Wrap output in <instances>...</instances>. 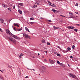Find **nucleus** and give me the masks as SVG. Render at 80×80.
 I'll return each instance as SVG.
<instances>
[{
    "label": "nucleus",
    "mask_w": 80,
    "mask_h": 80,
    "mask_svg": "<svg viewBox=\"0 0 80 80\" xmlns=\"http://www.w3.org/2000/svg\"><path fill=\"white\" fill-rule=\"evenodd\" d=\"M0 71L1 72H2V73H3V71H2V70H0Z\"/></svg>",
    "instance_id": "obj_54"
},
{
    "label": "nucleus",
    "mask_w": 80,
    "mask_h": 80,
    "mask_svg": "<svg viewBox=\"0 0 80 80\" xmlns=\"http://www.w3.org/2000/svg\"><path fill=\"white\" fill-rule=\"evenodd\" d=\"M45 67L44 66H42V69L41 72L42 73H44V72L45 71Z\"/></svg>",
    "instance_id": "obj_5"
},
{
    "label": "nucleus",
    "mask_w": 80,
    "mask_h": 80,
    "mask_svg": "<svg viewBox=\"0 0 80 80\" xmlns=\"http://www.w3.org/2000/svg\"><path fill=\"white\" fill-rule=\"evenodd\" d=\"M60 16H61V17H66L65 16H64L63 15H60Z\"/></svg>",
    "instance_id": "obj_38"
},
{
    "label": "nucleus",
    "mask_w": 80,
    "mask_h": 80,
    "mask_svg": "<svg viewBox=\"0 0 80 80\" xmlns=\"http://www.w3.org/2000/svg\"><path fill=\"white\" fill-rule=\"evenodd\" d=\"M52 12H53L54 13H55V12H57V11L55 10V9H52Z\"/></svg>",
    "instance_id": "obj_16"
},
{
    "label": "nucleus",
    "mask_w": 80,
    "mask_h": 80,
    "mask_svg": "<svg viewBox=\"0 0 80 80\" xmlns=\"http://www.w3.org/2000/svg\"><path fill=\"white\" fill-rule=\"evenodd\" d=\"M0 78L2 80H3V77L0 76Z\"/></svg>",
    "instance_id": "obj_29"
},
{
    "label": "nucleus",
    "mask_w": 80,
    "mask_h": 80,
    "mask_svg": "<svg viewBox=\"0 0 80 80\" xmlns=\"http://www.w3.org/2000/svg\"><path fill=\"white\" fill-rule=\"evenodd\" d=\"M33 22H30V24H31V25H32V24H33Z\"/></svg>",
    "instance_id": "obj_34"
},
{
    "label": "nucleus",
    "mask_w": 80,
    "mask_h": 80,
    "mask_svg": "<svg viewBox=\"0 0 80 80\" xmlns=\"http://www.w3.org/2000/svg\"><path fill=\"white\" fill-rule=\"evenodd\" d=\"M8 10H9V11H12V9L10 8H8Z\"/></svg>",
    "instance_id": "obj_21"
},
{
    "label": "nucleus",
    "mask_w": 80,
    "mask_h": 80,
    "mask_svg": "<svg viewBox=\"0 0 80 80\" xmlns=\"http://www.w3.org/2000/svg\"><path fill=\"white\" fill-rule=\"evenodd\" d=\"M44 60L45 62H47V60L45 59H44Z\"/></svg>",
    "instance_id": "obj_46"
},
{
    "label": "nucleus",
    "mask_w": 80,
    "mask_h": 80,
    "mask_svg": "<svg viewBox=\"0 0 80 80\" xmlns=\"http://www.w3.org/2000/svg\"><path fill=\"white\" fill-rule=\"evenodd\" d=\"M74 27H71V29H72V30H73V29H74Z\"/></svg>",
    "instance_id": "obj_39"
},
{
    "label": "nucleus",
    "mask_w": 80,
    "mask_h": 80,
    "mask_svg": "<svg viewBox=\"0 0 80 80\" xmlns=\"http://www.w3.org/2000/svg\"><path fill=\"white\" fill-rule=\"evenodd\" d=\"M0 31H1V32H3V31H2V29H1V28H0Z\"/></svg>",
    "instance_id": "obj_40"
},
{
    "label": "nucleus",
    "mask_w": 80,
    "mask_h": 80,
    "mask_svg": "<svg viewBox=\"0 0 80 80\" xmlns=\"http://www.w3.org/2000/svg\"><path fill=\"white\" fill-rule=\"evenodd\" d=\"M6 33H7V34H8V33H10V30H9L7 29H6Z\"/></svg>",
    "instance_id": "obj_7"
},
{
    "label": "nucleus",
    "mask_w": 80,
    "mask_h": 80,
    "mask_svg": "<svg viewBox=\"0 0 80 80\" xmlns=\"http://www.w3.org/2000/svg\"><path fill=\"white\" fill-rule=\"evenodd\" d=\"M9 35H10L12 36V37H13V38H15L16 39H18V38H19V39H20V38H19L18 37L15 36V35L13 34H12V33H11V32H9Z\"/></svg>",
    "instance_id": "obj_1"
},
{
    "label": "nucleus",
    "mask_w": 80,
    "mask_h": 80,
    "mask_svg": "<svg viewBox=\"0 0 80 80\" xmlns=\"http://www.w3.org/2000/svg\"><path fill=\"white\" fill-rule=\"evenodd\" d=\"M18 12H19V13L20 14H22V11H21V10L20 9L18 10Z\"/></svg>",
    "instance_id": "obj_11"
},
{
    "label": "nucleus",
    "mask_w": 80,
    "mask_h": 80,
    "mask_svg": "<svg viewBox=\"0 0 80 80\" xmlns=\"http://www.w3.org/2000/svg\"><path fill=\"white\" fill-rule=\"evenodd\" d=\"M75 6H76V7H78V3H77L76 4Z\"/></svg>",
    "instance_id": "obj_26"
},
{
    "label": "nucleus",
    "mask_w": 80,
    "mask_h": 80,
    "mask_svg": "<svg viewBox=\"0 0 80 80\" xmlns=\"http://www.w3.org/2000/svg\"><path fill=\"white\" fill-rule=\"evenodd\" d=\"M32 58H35V57L34 56L32 57Z\"/></svg>",
    "instance_id": "obj_63"
},
{
    "label": "nucleus",
    "mask_w": 80,
    "mask_h": 80,
    "mask_svg": "<svg viewBox=\"0 0 80 80\" xmlns=\"http://www.w3.org/2000/svg\"><path fill=\"white\" fill-rule=\"evenodd\" d=\"M50 3V4H49V5H51V6H52V3L51 2V3Z\"/></svg>",
    "instance_id": "obj_53"
},
{
    "label": "nucleus",
    "mask_w": 80,
    "mask_h": 80,
    "mask_svg": "<svg viewBox=\"0 0 80 80\" xmlns=\"http://www.w3.org/2000/svg\"><path fill=\"white\" fill-rule=\"evenodd\" d=\"M72 48L73 50H74V49H75V45H73L72 46Z\"/></svg>",
    "instance_id": "obj_25"
},
{
    "label": "nucleus",
    "mask_w": 80,
    "mask_h": 80,
    "mask_svg": "<svg viewBox=\"0 0 80 80\" xmlns=\"http://www.w3.org/2000/svg\"><path fill=\"white\" fill-rule=\"evenodd\" d=\"M74 30L75 31V32H77L78 30H77V29H74Z\"/></svg>",
    "instance_id": "obj_32"
},
{
    "label": "nucleus",
    "mask_w": 80,
    "mask_h": 80,
    "mask_svg": "<svg viewBox=\"0 0 80 80\" xmlns=\"http://www.w3.org/2000/svg\"><path fill=\"white\" fill-rule=\"evenodd\" d=\"M45 41L44 39H43L42 41V43H45Z\"/></svg>",
    "instance_id": "obj_19"
},
{
    "label": "nucleus",
    "mask_w": 80,
    "mask_h": 80,
    "mask_svg": "<svg viewBox=\"0 0 80 80\" xmlns=\"http://www.w3.org/2000/svg\"><path fill=\"white\" fill-rule=\"evenodd\" d=\"M25 29L26 30V31H28V32H30V31H29V30L26 27H25Z\"/></svg>",
    "instance_id": "obj_12"
},
{
    "label": "nucleus",
    "mask_w": 80,
    "mask_h": 80,
    "mask_svg": "<svg viewBox=\"0 0 80 80\" xmlns=\"http://www.w3.org/2000/svg\"><path fill=\"white\" fill-rule=\"evenodd\" d=\"M75 13H76V14H78V12H75Z\"/></svg>",
    "instance_id": "obj_44"
},
{
    "label": "nucleus",
    "mask_w": 80,
    "mask_h": 80,
    "mask_svg": "<svg viewBox=\"0 0 80 80\" xmlns=\"http://www.w3.org/2000/svg\"><path fill=\"white\" fill-rule=\"evenodd\" d=\"M75 24V25H77V26H78L79 27H80V25L79 24Z\"/></svg>",
    "instance_id": "obj_33"
},
{
    "label": "nucleus",
    "mask_w": 80,
    "mask_h": 80,
    "mask_svg": "<svg viewBox=\"0 0 80 80\" xmlns=\"http://www.w3.org/2000/svg\"><path fill=\"white\" fill-rule=\"evenodd\" d=\"M48 22H52V21H51V20H49L48 21Z\"/></svg>",
    "instance_id": "obj_49"
},
{
    "label": "nucleus",
    "mask_w": 80,
    "mask_h": 80,
    "mask_svg": "<svg viewBox=\"0 0 80 80\" xmlns=\"http://www.w3.org/2000/svg\"><path fill=\"white\" fill-rule=\"evenodd\" d=\"M44 73H46V74L48 75V74H49V72L47 70H46L44 71Z\"/></svg>",
    "instance_id": "obj_8"
},
{
    "label": "nucleus",
    "mask_w": 80,
    "mask_h": 80,
    "mask_svg": "<svg viewBox=\"0 0 80 80\" xmlns=\"http://www.w3.org/2000/svg\"><path fill=\"white\" fill-rule=\"evenodd\" d=\"M58 28H59L58 27H55V30H57V29H58Z\"/></svg>",
    "instance_id": "obj_35"
},
{
    "label": "nucleus",
    "mask_w": 80,
    "mask_h": 80,
    "mask_svg": "<svg viewBox=\"0 0 80 80\" xmlns=\"http://www.w3.org/2000/svg\"><path fill=\"white\" fill-rule=\"evenodd\" d=\"M37 7V5H34L33 6L32 8H36V7Z\"/></svg>",
    "instance_id": "obj_17"
},
{
    "label": "nucleus",
    "mask_w": 80,
    "mask_h": 80,
    "mask_svg": "<svg viewBox=\"0 0 80 80\" xmlns=\"http://www.w3.org/2000/svg\"><path fill=\"white\" fill-rule=\"evenodd\" d=\"M16 26H17L18 27H19V25H17Z\"/></svg>",
    "instance_id": "obj_55"
},
{
    "label": "nucleus",
    "mask_w": 80,
    "mask_h": 80,
    "mask_svg": "<svg viewBox=\"0 0 80 80\" xmlns=\"http://www.w3.org/2000/svg\"><path fill=\"white\" fill-rule=\"evenodd\" d=\"M2 5L3 7H6V5H5V4H4V3H3L2 4Z\"/></svg>",
    "instance_id": "obj_27"
},
{
    "label": "nucleus",
    "mask_w": 80,
    "mask_h": 80,
    "mask_svg": "<svg viewBox=\"0 0 80 80\" xmlns=\"http://www.w3.org/2000/svg\"><path fill=\"white\" fill-rule=\"evenodd\" d=\"M71 26H69V27H68V28H69V29H71Z\"/></svg>",
    "instance_id": "obj_42"
},
{
    "label": "nucleus",
    "mask_w": 80,
    "mask_h": 80,
    "mask_svg": "<svg viewBox=\"0 0 80 80\" xmlns=\"http://www.w3.org/2000/svg\"><path fill=\"white\" fill-rule=\"evenodd\" d=\"M68 67H70V65L68 64Z\"/></svg>",
    "instance_id": "obj_56"
},
{
    "label": "nucleus",
    "mask_w": 80,
    "mask_h": 80,
    "mask_svg": "<svg viewBox=\"0 0 80 80\" xmlns=\"http://www.w3.org/2000/svg\"><path fill=\"white\" fill-rule=\"evenodd\" d=\"M31 20H35V18H30Z\"/></svg>",
    "instance_id": "obj_20"
},
{
    "label": "nucleus",
    "mask_w": 80,
    "mask_h": 80,
    "mask_svg": "<svg viewBox=\"0 0 80 80\" xmlns=\"http://www.w3.org/2000/svg\"><path fill=\"white\" fill-rule=\"evenodd\" d=\"M28 78V76H26L25 77V78Z\"/></svg>",
    "instance_id": "obj_50"
},
{
    "label": "nucleus",
    "mask_w": 80,
    "mask_h": 80,
    "mask_svg": "<svg viewBox=\"0 0 80 80\" xmlns=\"http://www.w3.org/2000/svg\"><path fill=\"white\" fill-rule=\"evenodd\" d=\"M47 45H50V43L48 42H47Z\"/></svg>",
    "instance_id": "obj_23"
},
{
    "label": "nucleus",
    "mask_w": 80,
    "mask_h": 80,
    "mask_svg": "<svg viewBox=\"0 0 80 80\" xmlns=\"http://www.w3.org/2000/svg\"><path fill=\"white\" fill-rule=\"evenodd\" d=\"M37 5H39V3H37Z\"/></svg>",
    "instance_id": "obj_60"
},
{
    "label": "nucleus",
    "mask_w": 80,
    "mask_h": 80,
    "mask_svg": "<svg viewBox=\"0 0 80 80\" xmlns=\"http://www.w3.org/2000/svg\"><path fill=\"white\" fill-rule=\"evenodd\" d=\"M60 65L62 67H65V65L63 64V63H60Z\"/></svg>",
    "instance_id": "obj_14"
},
{
    "label": "nucleus",
    "mask_w": 80,
    "mask_h": 80,
    "mask_svg": "<svg viewBox=\"0 0 80 80\" xmlns=\"http://www.w3.org/2000/svg\"><path fill=\"white\" fill-rule=\"evenodd\" d=\"M22 30V27L21 28L19 29H17V31L19 32V31H21Z\"/></svg>",
    "instance_id": "obj_18"
},
{
    "label": "nucleus",
    "mask_w": 80,
    "mask_h": 80,
    "mask_svg": "<svg viewBox=\"0 0 80 80\" xmlns=\"http://www.w3.org/2000/svg\"><path fill=\"white\" fill-rule=\"evenodd\" d=\"M53 28L55 29V26H53Z\"/></svg>",
    "instance_id": "obj_45"
},
{
    "label": "nucleus",
    "mask_w": 80,
    "mask_h": 80,
    "mask_svg": "<svg viewBox=\"0 0 80 80\" xmlns=\"http://www.w3.org/2000/svg\"><path fill=\"white\" fill-rule=\"evenodd\" d=\"M28 38H29V39H31V38H30V36H29V37Z\"/></svg>",
    "instance_id": "obj_57"
},
{
    "label": "nucleus",
    "mask_w": 80,
    "mask_h": 80,
    "mask_svg": "<svg viewBox=\"0 0 80 80\" xmlns=\"http://www.w3.org/2000/svg\"><path fill=\"white\" fill-rule=\"evenodd\" d=\"M49 61L50 63H52V64L54 63V61H53V60H51L49 59Z\"/></svg>",
    "instance_id": "obj_6"
},
{
    "label": "nucleus",
    "mask_w": 80,
    "mask_h": 80,
    "mask_svg": "<svg viewBox=\"0 0 80 80\" xmlns=\"http://www.w3.org/2000/svg\"><path fill=\"white\" fill-rule=\"evenodd\" d=\"M12 27L14 30H15V31H17V30L18 29H16L15 27H13V26H12Z\"/></svg>",
    "instance_id": "obj_13"
},
{
    "label": "nucleus",
    "mask_w": 80,
    "mask_h": 80,
    "mask_svg": "<svg viewBox=\"0 0 80 80\" xmlns=\"http://www.w3.org/2000/svg\"><path fill=\"white\" fill-rule=\"evenodd\" d=\"M23 3H18V4L19 5H20V6H23Z\"/></svg>",
    "instance_id": "obj_15"
},
{
    "label": "nucleus",
    "mask_w": 80,
    "mask_h": 80,
    "mask_svg": "<svg viewBox=\"0 0 80 80\" xmlns=\"http://www.w3.org/2000/svg\"><path fill=\"white\" fill-rule=\"evenodd\" d=\"M56 55H57V56H58V57H60L61 55L60 54H58V53H57Z\"/></svg>",
    "instance_id": "obj_22"
},
{
    "label": "nucleus",
    "mask_w": 80,
    "mask_h": 80,
    "mask_svg": "<svg viewBox=\"0 0 80 80\" xmlns=\"http://www.w3.org/2000/svg\"><path fill=\"white\" fill-rule=\"evenodd\" d=\"M18 7H19V5H18Z\"/></svg>",
    "instance_id": "obj_64"
},
{
    "label": "nucleus",
    "mask_w": 80,
    "mask_h": 80,
    "mask_svg": "<svg viewBox=\"0 0 80 80\" xmlns=\"http://www.w3.org/2000/svg\"><path fill=\"white\" fill-rule=\"evenodd\" d=\"M17 25H18V23H17V24H15V23H14V26H17Z\"/></svg>",
    "instance_id": "obj_37"
},
{
    "label": "nucleus",
    "mask_w": 80,
    "mask_h": 80,
    "mask_svg": "<svg viewBox=\"0 0 80 80\" xmlns=\"http://www.w3.org/2000/svg\"><path fill=\"white\" fill-rule=\"evenodd\" d=\"M13 9H15V7L13 6Z\"/></svg>",
    "instance_id": "obj_48"
},
{
    "label": "nucleus",
    "mask_w": 80,
    "mask_h": 80,
    "mask_svg": "<svg viewBox=\"0 0 80 80\" xmlns=\"http://www.w3.org/2000/svg\"><path fill=\"white\" fill-rule=\"evenodd\" d=\"M51 6H52L53 7H56V6L54 4H53L52 5H51Z\"/></svg>",
    "instance_id": "obj_24"
},
{
    "label": "nucleus",
    "mask_w": 80,
    "mask_h": 80,
    "mask_svg": "<svg viewBox=\"0 0 80 80\" xmlns=\"http://www.w3.org/2000/svg\"><path fill=\"white\" fill-rule=\"evenodd\" d=\"M70 57L71 58H73V56H70Z\"/></svg>",
    "instance_id": "obj_36"
},
{
    "label": "nucleus",
    "mask_w": 80,
    "mask_h": 80,
    "mask_svg": "<svg viewBox=\"0 0 80 80\" xmlns=\"http://www.w3.org/2000/svg\"><path fill=\"white\" fill-rule=\"evenodd\" d=\"M8 38L10 41L12 42H13L14 43H15V44H16V43H15V42H16V40H15V39H13V38H12V37H10Z\"/></svg>",
    "instance_id": "obj_2"
},
{
    "label": "nucleus",
    "mask_w": 80,
    "mask_h": 80,
    "mask_svg": "<svg viewBox=\"0 0 80 80\" xmlns=\"http://www.w3.org/2000/svg\"><path fill=\"white\" fill-rule=\"evenodd\" d=\"M29 70H33L34 71H35V69H29Z\"/></svg>",
    "instance_id": "obj_30"
},
{
    "label": "nucleus",
    "mask_w": 80,
    "mask_h": 80,
    "mask_svg": "<svg viewBox=\"0 0 80 80\" xmlns=\"http://www.w3.org/2000/svg\"><path fill=\"white\" fill-rule=\"evenodd\" d=\"M38 56H39V55H40V54L38 53Z\"/></svg>",
    "instance_id": "obj_59"
},
{
    "label": "nucleus",
    "mask_w": 80,
    "mask_h": 80,
    "mask_svg": "<svg viewBox=\"0 0 80 80\" xmlns=\"http://www.w3.org/2000/svg\"><path fill=\"white\" fill-rule=\"evenodd\" d=\"M45 53H47V51H45Z\"/></svg>",
    "instance_id": "obj_58"
},
{
    "label": "nucleus",
    "mask_w": 80,
    "mask_h": 80,
    "mask_svg": "<svg viewBox=\"0 0 80 80\" xmlns=\"http://www.w3.org/2000/svg\"><path fill=\"white\" fill-rule=\"evenodd\" d=\"M57 47H58V48H59V49H61V48L60 47V46H57Z\"/></svg>",
    "instance_id": "obj_43"
},
{
    "label": "nucleus",
    "mask_w": 80,
    "mask_h": 80,
    "mask_svg": "<svg viewBox=\"0 0 80 80\" xmlns=\"http://www.w3.org/2000/svg\"><path fill=\"white\" fill-rule=\"evenodd\" d=\"M70 18H74V17L73 16H72L71 17H70Z\"/></svg>",
    "instance_id": "obj_51"
},
{
    "label": "nucleus",
    "mask_w": 80,
    "mask_h": 80,
    "mask_svg": "<svg viewBox=\"0 0 80 80\" xmlns=\"http://www.w3.org/2000/svg\"><path fill=\"white\" fill-rule=\"evenodd\" d=\"M57 63L58 64H60V62H59V61L57 60Z\"/></svg>",
    "instance_id": "obj_28"
},
{
    "label": "nucleus",
    "mask_w": 80,
    "mask_h": 80,
    "mask_svg": "<svg viewBox=\"0 0 80 80\" xmlns=\"http://www.w3.org/2000/svg\"><path fill=\"white\" fill-rule=\"evenodd\" d=\"M23 37H25V38H29V36L28 35V34H27L25 33H23Z\"/></svg>",
    "instance_id": "obj_4"
},
{
    "label": "nucleus",
    "mask_w": 80,
    "mask_h": 80,
    "mask_svg": "<svg viewBox=\"0 0 80 80\" xmlns=\"http://www.w3.org/2000/svg\"><path fill=\"white\" fill-rule=\"evenodd\" d=\"M60 49V50L61 51L62 50V49H61H61Z\"/></svg>",
    "instance_id": "obj_62"
},
{
    "label": "nucleus",
    "mask_w": 80,
    "mask_h": 80,
    "mask_svg": "<svg viewBox=\"0 0 80 80\" xmlns=\"http://www.w3.org/2000/svg\"><path fill=\"white\" fill-rule=\"evenodd\" d=\"M0 20L1 22L2 23H3L4 22V20H3V19H0Z\"/></svg>",
    "instance_id": "obj_10"
},
{
    "label": "nucleus",
    "mask_w": 80,
    "mask_h": 80,
    "mask_svg": "<svg viewBox=\"0 0 80 80\" xmlns=\"http://www.w3.org/2000/svg\"><path fill=\"white\" fill-rule=\"evenodd\" d=\"M48 3H50L51 2H50V1H48Z\"/></svg>",
    "instance_id": "obj_52"
},
{
    "label": "nucleus",
    "mask_w": 80,
    "mask_h": 80,
    "mask_svg": "<svg viewBox=\"0 0 80 80\" xmlns=\"http://www.w3.org/2000/svg\"><path fill=\"white\" fill-rule=\"evenodd\" d=\"M69 14H70V15H73V14L71 12H69Z\"/></svg>",
    "instance_id": "obj_41"
},
{
    "label": "nucleus",
    "mask_w": 80,
    "mask_h": 80,
    "mask_svg": "<svg viewBox=\"0 0 80 80\" xmlns=\"http://www.w3.org/2000/svg\"><path fill=\"white\" fill-rule=\"evenodd\" d=\"M64 52H68V50H67V51H64Z\"/></svg>",
    "instance_id": "obj_47"
},
{
    "label": "nucleus",
    "mask_w": 80,
    "mask_h": 80,
    "mask_svg": "<svg viewBox=\"0 0 80 80\" xmlns=\"http://www.w3.org/2000/svg\"><path fill=\"white\" fill-rule=\"evenodd\" d=\"M42 18H42V17L40 18V19H42Z\"/></svg>",
    "instance_id": "obj_61"
},
{
    "label": "nucleus",
    "mask_w": 80,
    "mask_h": 80,
    "mask_svg": "<svg viewBox=\"0 0 80 80\" xmlns=\"http://www.w3.org/2000/svg\"><path fill=\"white\" fill-rule=\"evenodd\" d=\"M67 49L68 50H71V48H68Z\"/></svg>",
    "instance_id": "obj_31"
},
{
    "label": "nucleus",
    "mask_w": 80,
    "mask_h": 80,
    "mask_svg": "<svg viewBox=\"0 0 80 80\" xmlns=\"http://www.w3.org/2000/svg\"><path fill=\"white\" fill-rule=\"evenodd\" d=\"M23 55H24L23 54H22V53H21L19 56L20 58H22V56H23Z\"/></svg>",
    "instance_id": "obj_9"
},
{
    "label": "nucleus",
    "mask_w": 80,
    "mask_h": 80,
    "mask_svg": "<svg viewBox=\"0 0 80 80\" xmlns=\"http://www.w3.org/2000/svg\"><path fill=\"white\" fill-rule=\"evenodd\" d=\"M69 75L70 77H72V78H75L76 77V76L75 75L73 74L72 73H69Z\"/></svg>",
    "instance_id": "obj_3"
}]
</instances>
